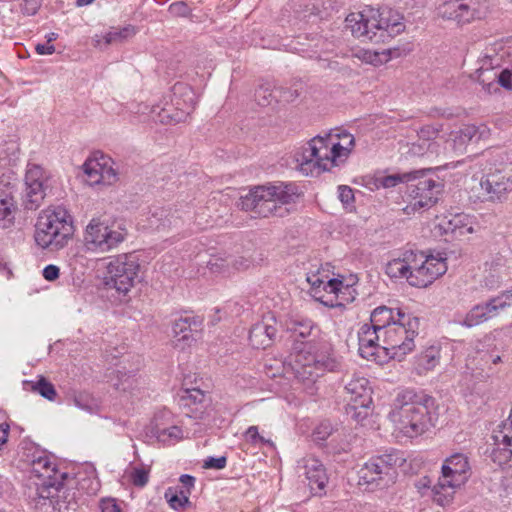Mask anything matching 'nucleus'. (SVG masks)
<instances>
[{
    "mask_svg": "<svg viewBox=\"0 0 512 512\" xmlns=\"http://www.w3.org/2000/svg\"><path fill=\"white\" fill-rule=\"evenodd\" d=\"M134 34L135 30L132 26H126L122 29L109 31L104 36V44L105 46H108L110 44L120 43Z\"/></svg>",
    "mask_w": 512,
    "mask_h": 512,
    "instance_id": "44",
    "label": "nucleus"
},
{
    "mask_svg": "<svg viewBox=\"0 0 512 512\" xmlns=\"http://www.w3.org/2000/svg\"><path fill=\"white\" fill-rule=\"evenodd\" d=\"M181 494V496H178L172 489H168L165 492V498L167 499L171 508L177 510L189 502L188 496L184 495L183 492H181Z\"/></svg>",
    "mask_w": 512,
    "mask_h": 512,
    "instance_id": "49",
    "label": "nucleus"
},
{
    "mask_svg": "<svg viewBox=\"0 0 512 512\" xmlns=\"http://www.w3.org/2000/svg\"><path fill=\"white\" fill-rule=\"evenodd\" d=\"M481 198L487 202H503L512 192V172L496 170L480 180Z\"/></svg>",
    "mask_w": 512,
    "mask_h": 512,
    "instance_id": "16",
    "label": "nucleus"
},
{
    "mask_svg": "<svg viewBox=\"0 0 512 512\" xmlns=\"http://www.w3.org/2000/svg\"><path fill=\"white\" fill-rule=\"evenodd\" d=\"M397 322L396 312L386 306H380L374 309L370 317V325L383 333L392 323Z\"/></svg>",
    "mask_w": 512,
    "mask_h": 512,
    "instance_id": "32",
    "label": "nucleus"
},
{
    "mask_svg": "<svg viewBox=\"0 0 512 512\" xmlns=\"http://www.w3.org/2000/svg\"><path fill=\"white\" fill-rule=\"evenodd\" d=\"M478 128L474 125H465L458 131L449 135L448 142H452V148L456 152H462L466 145L478 135Z\"/></svg>",
    "mask_w": 512,
    "mask_h": 512,
    "instance_id": "29",
    "label": "nucleus"
},
{
    "mask_svg": "<svg viewBox=\"0 0 512 512\" xmlns=\"http://www.w3.org/2000/svg\"><path fill=\"white\" fill-rule=\"evenodd\" d=\"M497 46L498 45H494L493 47L486 48L483 55L478 59L479 66L475 71H494L496 67L500 66L504 54L507 52L503 51V53L500 54Z\"/></svg>",
    "mask_w": 512,
    "mask_h": 512,
    "instance_id": "35",
    "label": "nucleus"
},
{
    "mask_svg": "<svg viewBox=\"0 0 512 512\" xmlns=\"http://www.w3.org/2000/svg\"><path fill=\"white\" fill-rule=\"evenodd\" d=\"M39 9L37 0H23L21 11L26 15H35Z\"/></svg>",
    "mask_w": 512,
    "mask_h": 512,
    "instance_id": "62",
    "label": "nucleus"
},
{
    "mask_svg": "<svg viewBox=\"0 0 512 512\" xmlns=\"http://www.w3.org/2000/svg\"><path fill=\"white\" fill-rule=\"evenodd\" d=\"M277 328L273 316L265 317L252 326L249 332L250 344L256 349L270 346L276 336Z\"/></svg>",
    "mask_w": 512,
    "mask_h": 512,
    "instance_id": "22",
    "label": "nucleus"
},
{
    "mask_svg": "<svg viewBox=\"0 0 512 512\" xmlns=\"http://www.w3.org/2000/svg\"><path fill=\"white\" fill-rule=\"evenodd\" d=\"M359 353L363 358L376 360L380 350H383V343L379 341H369L368 339H358Z\"/></svg>",
    "mask_w": 512,
    "mask_h": 512,
    "instance_id": "39",
    "label": "nucleus"
},
{
    "mask_svg": "<svg viewBox=\"0 0 512 512\" xmlns=\"http://www.w3.org/2000/svg\"><path fill=\"white\" fill-rule=\"evenodd\" d=\"M47 176L43 168L38 165H29L25 174V189L22 195V205L26 210H36L42 204L47 185Z\"/></svg>",
    "mask_w": 512,
    "mask_h": 512,
    "instance_id": "14",
    "label": "nucleus"
},
{
    "mask_svg": "<svg viewBox=\"0 0 512 512\" xmlns=\"http://www.w3.org/2000/svg\"><path fill=\"white\" fill-rule=\"evenodd\" d=\"M345 22L353 36L376 44L389 41L394 34L403 29L401 23H390L379 9L372 6H365L361 11L350 13Z\"/></svg>",
    "mask_w": 512,
    "mask_h": 512,
    "instance_id": "6",
    "label": "nucleus"
},
{
    "mask_svg": "<svg viewBox=\"0 0 512 512\" xmlns=\"http://www.w3.org/2000/svg\"><path fill=\"white\" fill-rule=\"evenodd\" d=\"M190 328V321L188 318H180L178 320H176L173 324V332L178 335V334H183L182 336V340H188L189 339V336L188 334L186 333Z\"/></svg>",
    "mask_w": 512,
    "mask_h": 512,
    "instance_id": "53",
    "label": "nucleus"
},
{
    "mask_svg": "<svg viewBox=\"0 0 512 512\" xmlns=\"http://www.w3.org/2000/svg\"><path fill=\"white\" fill-rule=\"evenodd\" d=\"M140 264L133 254H121L113 257L107 265L105 286L115 290L118 297H126L140 281Z\"/></svg>",
    "mask_w": 512,
    "mask_h": 512,
    "instance_id": "9",
    "label": "nucleus"
},
{
    "mask_svg": "<svg viewBox=\"0 0 512 512\" xmlns=\"http://www.w3.org/2000/svg\"><path fill=\"white\" fill-rule=\"evenodd\" d=\"M396 315L397 322L383 330L382 343L387 355L401 360L415 348L414 338L418 334L420 322L418 317L400 309H397Z\"/></svg>",
    "mask_w": 512,
    "mask_h": 512,
    "instance_id": "8",
    "label": "nucleus"
},
{
    "mask_svg": "<svg viewBox=\"0 0 512 512\" xmlns=\"http://www.w3.org/2000/svg\"><path fill=\"white\" fill-rule=\"evenodd\" d=\"M35 50L39 55H51L55 52V46L52 44H37Z\"/></svg>",
    "mask_w": 512,
    "mask_h": 512,
    "instance_id": "64",
    "label": "nucleus"
},
{
    "mask_svg": "<svg viewBox=\"0 0 512 512\" xmlns=\"http://www.w3.org/2000/svg\"><path fill=\"white\" fill-rule=\"evenodd\" d=\"M503 74V70L500 73H497L492 70H486V71H475L470 75L471 79L479 82L484 88L490 89L491 85L494 83H498L502 86V83L500 81V77Z\"/></svg>",
    "mask_w": 512,
    "mask_h": 512,
    "instance_id": "38",
    "label": "nucleus"
},
{
    "mask_svg": "<svg viewBox=\"0 0 512 512\" xmlns=\"http://www.w3.org/2000/svg\"><path fill=\"white\" fill-rule=\"evenodd\" d=\"M297 471L300 476L305 477L314 495L321 496L325 494L328 475L320 460L314 457H305L298 462Z\"/></svg>",
    "mask_w": 512,
    "mask_h": 512,
    "instance_id": "17",
    "label": "nucleus"
},
{
    "mask_svg": "<svg viewBox=\"0 0 512 512\" xmlns=\"http://www.w3.org/2000/svg\"><path fill=\"white\" fill-rule=\"evenodd\" d=\"M368 408L369 407H351L350 404H347L346 412L354 420L360 421L368 416Z\"/></svg>",
    "mask_w": 512,
    "mask_h": 512,
    "instance_id": "58",
    "label": "nucleus"
},
{
    "mask_svg": "<svg viewBox=\"0 0 512 512\" xmlns=\"http://www.w3.org/2000/svg\"><path fill=\"white\" fill-rule=\"evenodd\" d=\"M245 437L246 440L252 444L265 442V439L259 435L257 426H250L245 432Z\"/></svg>",
    "mask_w": 512,
    "mask_h": 512,
    "instance_id": "61",
    "label": "nucleus"
},
{
    "mask_svg": "<svg viewBox=\"0 0 512 512\" xmlns=\"http://www.w3.org/2000/svg\"><path fill=\"white\" fill-rule=\"evenodd\" d=\"M101 512H122L114 498H104L100 501Z\"/></svg>",
    "mask_w": 512,
    "mask_h": 512,
    "instance_id": "60",
    "label": "nucleus"
},
{
    "mask_svg": "<svg viewBox=\"0 0 512 512\" xmlns=\"http://www.w3.org/2000/svg\"><path fill=\"white\" fill-rule=\"evenodd\" d=\"M495 308L488 300L485 303L477 304L473 306L466 314L464 319L460 322L461 325L471 328L478 326L492 317L496 316Z\"/></svg>",
    "mask_w": 512,
    "mask_h": 512,
    "instance_id": "26",
    "label": "nucleus"
},
{
    "mask_svg": "<svg viewBox=\"0 0 512 512\" xmlns=\"http://www.w3.org/2000/svg\"><path fill=\"white\" fill-rule=\"evenodd\" d=\"M418 173H416V180L408 186L411 202L404 208L406 214L430 208L438 199L439 184L431 178H418Z\"/></svg>",
    "mask_w": 512,
    "mask_h": 512,
    "instance_id": "15",
    "label": "nucleus"
},
{
    "mask_svg": "<svg viewBox=\"0 0 512 512\" xmlns=\"http://www.w3.org/2000/svg\"><path fill=\"white\" fill-rule=\"evenodd\" d=\"M73 404L82 410L90 411L93 406L92 398L89 393L79 392L73 396Z\"/></svg>",
    "mask_w": 512,
    "mask_h": 512,
    "instance_id": "51",
    "label": "nucleus"
},
{
    "mask_svg": "<svg viewBox=\"0 0 512 512\" xmlns=\"http://www.w3.org/2000/svg\"><path fill=\"white\" fill-rule=\"evenodd\" d=\"M148 226L155 230H161L176 225L178 217L170 207L154 206L147 216Z\"/></svg>",
    "mask_w": 512,
    "mask_h": 512,
    "instance_id": "25",
    "label": "nucleus"
},
{
    "mask_svg": "<svg viewBox=\"0 0 512 512\" xmlns=\"http://www.w3.org/2000/svg\"><path fill=\"white\" fill-rule=\"evenodd\" d=\"M339 199L344 205H349L354 200L353 190L345 185L338 187Z\"/></svg>",
    "mask_w": 512,
    "mask_h": 512,
    "instance_id": "59",
    "label": "nucleus"
},
{
    "mask_svg": "<svg viewBox=\"0 0 512 512\" xmlns=\"http://www.w3.org/2000/svg\"><path fill=\"white\" fill-rule=\"evenodd\" d=\"M109 162V158L101 156V184L111 185L117 180V173Z\"/></svg>",
    "mask_w": 512,
    "mask_h": 512,
    "instance_id": "46",
    "label": "nucleus"
},
{
    "mask_svg": "<svg viewBox=\"0 0 512 512\" xmlns=\"http://www.w3.org/2000/svg\"><path fill=\"white\" fill-rule=\"evenodd\" d=\"M62 488V483H56L50 478L47 481H43V483L38 486L36 495L40 499H52L55 497V493H59Z\"/></svg>",
    "mask_w": 512,
    "mask_h": 512,
    "instance_id": "41",
    "label": "nucleus"
},
{
    "mask_svg": "<svg viewBox=\"0 0 512 512\" xmlns=\"http://www.w3.org/2000/svg\"><path fill=\"white\" fill-rule=\"evenodd\" d=\"M299 196L296 184L275 182L251 189L240 198L238 207L252 212L254 217H285L290 213L287 205L295 203Z\"/></svg>",
    "mask_w": 512,
    "mask_h": 512,
    "instance_id": "4",
    "label": "nucleus"
},
{
    "mask_svg": "<svg viewBox=\"0 0 512 512\" xmlns=\"http://www.w3.org/2000/svg\"><path fill=\"white\" fill-rule=\"evenodd\" d=\"M507 259L501 253L491 256L485 262V269L481 285L488 290H495L501 286L507 276Z\"/></svg>",
    "mask_w": 512,
    "mask_h": 512,
    "instance_id": "19",
    "label": "nucleus"
},
{
    "mask_svg": "<svg viewBox=\"0 0 512 512\" xmlns=\"http://www.w3.org/2000/svg\"><path fill=\"white\" fill-rule=\"evenodd\" d=\"M60 269L58 266L50 264L43 269V277L47 281H54L59 277Z\"/></svg>",
    "mask_w": 512,
    "mask_h": 512,
    "instance_id": "63",
    "label": "nucleus"
},
{
    "mask_svg": "<svg viewBox=\"0 0 512 512\" xmlns=\"http://www.w3.org/2000/svg\"><path fill=\"white\" fill-rule=\"evenodd\" d=\"M126 236V230L120 225L93 218L86 226L83 241L87 251L107 253L117 248Z\"/></svg>",
    "mask_w": 512,
    "mask_h": 512,
    "instance_id": "10",
    "label": "nucleus"
},
{
    "mask_svg": "<svg viewBox=\"0 0 512 512\" xmlns=\"http://www.w3.org/2000/svg\"><path fill=\"white\" fill-rule=\"evenodd\" d=\"M459 487L450 481L444 482L443 477H440L438 483L432 488L434 502L442 507L449 505L453 500L456 489Z\"/></svg>",
    "mask_w": 512,
    "mask_h": 512,
    "instance_id": "30",
    "label": "nucleus"
},
{
    "mask_svg": "<svg viewBox=\"0 0 512 512\" xmlns=\"http://www.w3.org/2000/svg\"><path fill=\"white\" fill-rule=\"evenodd\" d=\"M23 387L24 390L37 393L49 401H54L57 397L54 385L43 376H38L36 381H24Z\"/></svg>",
    "mask_w": 512,
    "mask_h": 512,
    "instance_id": "31",
    "label": "nucleus"
},
{
    "mask_svg": "<svg viewBox=\"0 0 512 512\" xmlns=\"http://www.w3.org/2000/svg\"><path fill=\"white\" fill-rule=\"evenodd\" d=\"M195 104V93L192 88L178 82L172 87L170 103L166 102L162 107H154L152 113L162 124L179 123L186 120L194 110Z\"/></svg>",
    "mask_w": 512,
    "mask_h": 512,
    "instance_id": "11",
    "label": "nucleus"
},
{
    "mask_svg": "<svg viewBox=\"0 0 512 512\" xmlns=\"http://www.w3.org/2000/svg\"><path fill=\"white\" fill-rule=\"evenodd\" d=\"M448 229L458 236L476 232L474 218L467 214H456L448 223Z\"/></svg>",
    "mask_w": 512,
    "mask_h": 512,
    "instance_id": "34",
    "label": "nucleus"
},
{
    "mask_svg": "<svg viewBox=\"0 0 512 512\" xmlns=\"http://www.w3.org/2000/svg\"><path fill=\"white\" fill-rule=\"evenodd\" d=\"M405 459L401 453L391 451L371 457L358 471V484L365 490H383L394 485L398 478V469Z\"/></svg>",
    "mask_w": 512,
    "mask_h": 512,
    "instance_id": "7",
    "label": "nucleus"
},
{
    "mask_svg": "<svg viewBox=\"0 0 512 512\" xmlns=\"http://www.w3.org/2000/svg\"><path fill=\"white\" fill-rule=\"evenodd\" d=\"M488 12L489 7L485 0H445L436 8L439 18L457 26L482 20Z\"/></svg>",
    "mask_w": 512,
    "mask_h": 512,
    "instance_id": "12",
    "label": "nucleus"
},
{
    "mask_svg": "<svg viewBox=\"0 0 512 512\" xmlns=\"http://www.w3.org/2000/svg\"><path fill=\"white\" fill-rule=\"evenodd\" d=\"M440 131V128L432 125L422 127L418 132V142L412 146V152L415 155L437 154L439 144L434 140L438 137Z\"/></svg>",
    "mask_w": 512,
    "mask_h": 512,
    "instance_id": "23",
    "label": "nucleus"
},
{
    "mask_svg": "<svg viewBox=\"0 0 512 512\" xmlns=\"http://www.w3.org/2000/svg\"><path fill=\"white\" fill-rule=\"evenodd\" d=\"M358 339H368L369 341H380L382 332L372 325L363 324L358 332Z\"/></svg>",
    "mask_w": 512,
    "mask_h": 512,
    "instance_id": "48",
    "label": "nucleus"
},
{
    "mask_svg": "<svg viewBox=\"0 0 512 512\" xmlns=\"http://www.w3.org/2000/svg\"><path fill=\"white\" fill-rule=\"evenodd\" d=\"M433 406V397L424 391L405 389L397 394L389 417L403 435L413 438L435 426Z\"/></svg>",
    "mask_w": 512,
    "mask_h": 512,
    "instance_id": "3",
    "label": "nucleus"
},
{
    "mask_svg": "<svg viewBox=\"0 0 512 512\" xmlns=\"http://www.w3.org/2000/svg\"><path fill=\"white\" fill-rule=\"evenodd\" d=\"M307 282L310 284L311 290L314 293H318L321 287H323V290L336 295L342 293V289L349 290L348 286H344L341 280L333 278L324 282L318 274L308 275Z\"/></svg>",
    "mask_w": 512,
    "mask_h": 512,
    "instance_id": "33",
    "label": "nucleus"
},
{
    "mask_svg": "<svg viewBox=\"0 0 512 512\" xmlns=\"http://www.w3.org/2000/svg\"><path fill=\"white\" fill-rule=\"evenodd\" d=\"M412 273H409L408 284L413 287L425 288L432 284L446 270V262L442 258L426 256L422 252H413Z\"/></svg>",
    "mask_w": 512,
    "mask_h": 512,
    "instance_id": "13",
    "label": "nucleus"
},
{
    "mask_svg": "<svg viewBox=\"0 0 512 512\" xmlns=\"http://www.w3.org/2000/svg\"><path fill=\"white\" fill-rule=\"evenodd\" d=\"M169 11L171 14H173L175 16H180V17H186V16L190 15V13H191L190 7L187 5V3L183 2V1L172 3L169 6Z\"/></svg>",
    "mask_w": 512,
    "mask_h": 512,
    "instance_id": "56",
    "label": "nucleus"
},
{
    "mask_svg": "<svg viewBox=\"0 0 512 512\" xmlns=\"http://www.w3.org/2000/svg\"><path fill=\"white\" fill-rule=\"evenodd\" d=\"M492 306L495 308L496 314L500 310H503L512 305V288L506 291H503L499 295L492 297L489 299Z\"/></svg>",
    "mask_w": 512,
    "mask_h": 512,
    "instance_id": "47",
    "label": "nucleus"
},
{
    "mask_svg": "<svg viewBox=\"0 0 512 512\" xmlns=\"http://www.w3.org/2000/svg\"><path fill=\"white\" fill-rule=\"evenodd\" d=\"M132 483L137 487H144L148 483V472L145 469L136 468L131 474Z\"/></svg>",
    "mask_w": 512,
    "mask_h": 512,
    "instance_id": "54",
    "label": "nucleus"
},
{
    "mask_svg": "<svg viewBox=\"0 0 512 512\" xmlns=\"http://www.w3.org/2000/svg\"><path fill=\"white\" fill-rule=\"evenodd\" d=\"M286 328L295 335L291 356L293 357L292 369L297 380L310 385L325 372H335L340 369L341 363L329 343L304 341L312 335L314 330L311 320L292 316L286 321Z\"/></svg>",
    "mask_w": 512,
    "mask_h": 512,
    "instance_id": "1",
    "label": "nucleus"
},
{
    "mask_svg": "<svg viewBox=\"0 0 512 512\" xmlns=\"http://www.w3.org/2000/svg\"><path fill=\"white\" fill-rule=\"evenodd\" d=\"M332 432V426L328 422L321 423L314 431V439L317 442L325 441Z\"/></svg>",
    "mask_w": 512,
    "mask_h": 512,
    "instance_id": "55",
    "label": "nucleus"
},
{
    "mask_svg": "<svg viewBox=\"0 0 512 512\" xmlns=\"http://www.w3.org/2000/svg\"><path fill=\"white\" fill-rule=\"evenodd\" d=\"M413 252L406 251L401 257L390 260L385 267V273L392 279H405L408 282L409 273H412Z\"/></svg>",
    "mask_w": 512,
    "mask_h": 512,
    "instance_id": "24",
    "label": "nucleus"
},
{
    "mask_svg": "<svg viewBox=\"0 0 512 512\" xmlns=\"http://www.w3.org/2000/svg\"><path fill=\"white\" fill-rule=\"evenodd\" d=\"M153 433L159 441L164 443L171 440H179L183 435L182 429L178 426H170L168 428L155 427Z\"/></svg>",
    "mask_w": 512,
    "mask_h": 512,
    "instance_id": "42",
    "label": "nucleus"
},
{
    "mask_svg": "<svg viewBox=\"0 0 512 512\" xmlns=\"http://www.w3.org/2000/svg\"><path fill=\"white\" fill-rule=\"evenodd\" d=\"M475 355H469L467 359V366L472 370H479L485 372L487 376L492 373L490 363V349H486L484 344L478 342L475 347Z\"/></svg>",
    "mask_w": 512,
    "mask_h": 512,
    "instance_id": "27",
    "label": "nucleus"
},
{
    "mask_svg": "<svg viewBox=\"0 0 512 512\" xmlns=\"http://www.w3.org/2000/svg\"><path fill=\"white\" fill-rule=\"evenodd\" d=\"M444 482H452L454 485H463L469 477V463L467 457L456 453L447 458L442 465Z\"/></svg>",
    "mask_w": 512,
    "mask_h": 512,
    "instance_id": "20",
    "label": "nucleus"
},
{
    "mask_svg": "<svg viewBox=\"0 0 512 512\" xmlns=\"http://www.w3.org/2000/svg\"><path fill=\"white\" fill-rule=\"evenodd\" d=\"M438 363V357L435 354L434 350H430L425 352L419 358V368L425 371L432 370Z\"/></svg>",
    "mask_w": 512,
    "mask_h": 512,
    "instance_id": "50",
    "label": "nucleus"
},
{
    "mask_svg": "<svg viewBox=\"0 0 512 512\" xmlns=\"http://www.w3.org/2000/svg\"><path fill=\"white\" fill-rule=\"evenodd\" d=\"M303 84L298 81L295 82L291 87H276L277 95H279V101L292 102L297 99L302 92Z\"/></svg>",
    "mask_w": 512,
    "mask_h": 512,
    "instance_id": "43",
    "label": "nucleus"
},
{
    "mask_svg": "<svg viewBox=\"0 0 512 512\" xmlns=\"http://www.w3.org/2000/svg\"><path fill=\"white\" fill-rule=\"evenodd\" d=\"M345 392L348 395V404L351 407H370L372 404V390L369 381L365 377L354 375L345 385Z\"/></svg>",
    "mask_w": 512,
    "mask_h": 512,
    "instance_id": "21",
    "label": "nucleus"
},
{
    "mask_svg": "<svg viewBox=\"0 0 512 512\" xmlns=\"http://www.w3.org/2000/svg\"><path fill=\"white\" fill-rule=\"evenodd\" d=\"M118 373L120 374V376L118 381L114 383V387L120 391H128L132 389L136 382L134 376L127 375L126 373L121 372Z\"/></svg>",
    "mask_w": 512,
    "mask_h": 512,
    "instance_id": "52",
    "label": "nucleus"
},
{
    "mask_svg": "<svg viewBox=\"0 0 512 512\" xmlns=\"http://www.w3.org/2000/svg\"><path fill=\"white\" fill-rule=\"evenodd\" d=\"M72 224V217L65 207H48L40 213L35 225L36 244L50 251L64 248L73 235Z\"/></svg>",
    "mask_w": 512,
    "mask_h": 512,
    "instance_id": "5",
    "label": "nucleus"
},
{
    "mask_svg": "<svg viewBox=\"0 0 512 512\" xmlns=\"http://www.w3.org/2000/svg\"><path fill=\"white\" fill-rule=\"evenodd\" d=\"M17 205L14 197L0 187V227L9 228L13 225Z\"/></svg>",
    "mask_w": 512,
    "mask_h": 512,
    "instance_id": "28",
    "label": "nucleus"
},
{
    "mask_svg": "<svg viewBox=\"0 0 512 512\" xmlns=\"http://www.w3.org/2000/svg\"><path fill=\"white\" fill-rule=\"evenodd\" d=\"M83 171L90 185L101 184V158L87 159L83 164Z\"/></svg>",
    "mask_w": 512,
    "mask_h": 512,
    "instance_id": "37",
    "label": "nucleus"
},
{
    "mask_svg": "<svg viewBox=\"0 0 512 512\" xmlns=\"http://www.w3.org/2000/svg\"><path fill=\"white\" fill-rule=\"evenodd\" d=\"M255 100L260 106H268L273 101H279V95H277L276 87L270 83L265 82L256 89Z\"/></svg>",
    "mask_w": 512,
    "mask_h": 512,
    "instance_id": "36",
    "label": "nucleus"
},
{
    "mask_svg": "<svg viewBox=\"0 0 512 512\" xmlns=\"http://www.w3.org/2000/svg\"><path fill=\"white\" fill-rule=\"evenodd\" d=\"M227 463V459L225 456H221L218 458L215 457H208L203 464V467L206 469H216L220 470L225 468Z\"/></svg>",
    "mask_w": 512,
    "mask_h": 512,
    "instance_id": "57",
    "label": "nucleus"
},
{
    "mask_svg": "<svg viewBox=\"0 0 512 512\" xmlns=\"http://www.w3.org/2000/svg\"><path fill=\"white\" fill-rule=\"evenodd\" d=\"M54 471L55 468L48 457H39L33 461L32 473L38 478L50 479L51 473Z\"/></svg>",
    "mask_w": 512,
    "mask_h": 512,
    "instance_id": "40",
    "label": "nucleus"
},
{
    "mask_svg": "<svg viewBox=\"0 0 512 512\" xmlns=\"http://www.w3.org/2000/svg\"><path fill=\"white\" fill-rule=\"evenodd\" d=\"M416 173L417 171L403 174L388 175L381 179V184L385 188H391L395 187L399 183H409L411 181L416 180Z\"/></svg>",
    "mask_w": 512,
    "mask_h": 512,
    "instance_id": "45",
    "label": "nucleus"
},
{
    "mask_svg": "<svg viewBox=\"0 0 512 512\" xmlns=\"http://www.w3.org/2000/svg\"><path fill=\"white\" fill-rule=\"evenodd\" d=\"M355 146V138L348 132H330L316 136L295 154L297 167L305 175L320 174L343 164Z\"/></svg>",
    "mask_w": 512,
    "mask_h": 512,
    "instance_id": "2",
    "label": "nucleus"
},
{
    "mask_svg": "<svg viewBox=\"0 0 512 512\" xmlns=\"http://www.w3.org/2000/svg\"><path fill=\"white\" fill-rule=\"evenodd\" d=\"M493 439L496 447L491 453L492 460L499 465L506 464L512 457V409L509 418L495 431Z\"/></svg>",
    "mask_w": 512,
    "mask_h": 512,
    "instance_id": "18",
    "label": "nucleus"
}]
</instances>
